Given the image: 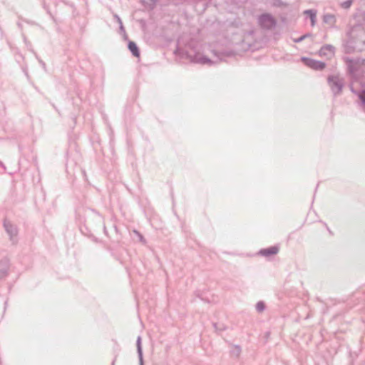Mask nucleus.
I'll return each instance as SVG.
<instances>
[{
    "label": "nucleus",
    "instance_id": "obj_1",
    "mask_svg": "<svg viewBox=\"0 0 365 365\" xmlns=\"http://www.w3.org/2000/svg\"><path fill=\"white\" fill-rule=\"evenodd\" d=\"M258 24L264 29H272L277 24L275 18L270 14H263L258 17Z\"/></svg>",
    "mask_w": 365,
    "mask_h": 365
},
{
    "label": "nucleus",
    "instance_id": "obj_2",
    "mask_svg": "<svg viewBox=\"0 0 365 365\" xmlns=\"http://www.w3.org/2000/svg\"><path fill=\"white\" fill-rule=\"evenodd\" d=\"M4 227L7 234L9 235L10 240L12 241L13 244H16L17 242L16 240L18 235L16 227L6 220L4 221Z\"/></svg>",
    "mask_w": 365,
    "mask_h": 365
},
{
    "label": "nucleus",
    "instance_id": "obj_3",
    "mask_svg": "<svg viewBox=\"0 0 365 365\" xmlns=\"http://www.w3.org/2000/svg\"><path fill=\"white\" fill-rule=\"evenodd\" d=\"M302 61L309 67L315 70H322L325 68V63L312 58H302Z\"/></svg>",
    "mask_w": 365,
    "mask_h": 365
},
{
    "label": "nucleus",
    "instance_id": "obj_4",
    "mask_svg": "<svg viewBox=\"0 0 365 365\" xmlns=\"http://www.w3.org/2000/svg\"><path fill=\"white\" fill-rule=\"evenodd\" d=\"M334 47L331 45H325L321 48L319 55L328 59L331 58L334 56Z\"/></svg>",
    "mask_w": 365,
    "mask_h": 365
},
{
    "label": "nucleus",
    "instance_id": "obj_5",
    "mask_svg": "<svg viewBox=\"0 0 365 365\" xmlns=\"http://www.w3.org/2000/svg\"><path fill=\"white\" fill-rule=\"evenodd\" d=\"M329 83L334 93H339L342 87L341 81L337 76L329 78Z\"/></svg>",
    "mask_w": 365,
    "mask_h": 365
},
{
    "label": "nucleus",
    "instance_id": "obj_6",
    "mask_svg": "<svg viewBox=\"0 0 365 365\" xmlns=\"http://www.w3.org/2000/svg\"><path fill=\"white\" fill-rule=\"evenodd\" d=\"M10 267V262L8 259H3L0 260V280L5 278L8 273Z\"/></svg>",
    "mask_w": 365,
    "mask_h": 365
},
{
    "label": "nucleus",
    "instance_id": "obj_7",
    "mask_svg": "<svg viewBox=\"0 0 365 365\" xmlns=\"http://www.w3.org/2000/svg\"><path fill=\"white\" fill-rule=\"evenodd\" d=\"M192 61L194 63H200V64H202V65H204V64L210 65V64L217 63V61H212L210 58H208L207 57H206L202 54H200V53L196 54L192 58Z\"/></svg>",
    "mask_w": 365,
    "mask_h": 365
},
{
    "label": "nucleus",
    "instance_id": "obj_8",
    "mask_svg": "<svg viewBox=\"0 0 365 365\" xmlns=\"http://www.w3.org/2000/svg\"><path fill=\"white\" fill-rule=\"evenodd\" d=\"M242 353V348L240 345H232L230 350V354L232 357L236 359L240 358Z\"/></svg>",
    "mask_w": 365,
    "mask_h": 365
},
{
    "label": "nucleus",
    "instance_id": "obj_9",
    "mask_svg": "<svg viewBox=\"0 0 365 365\" xmlns=\"http://www.w3.org/2000/svg\"><path fill=\"white\" fill-rule=\"evenodd\" d=\"M304 14L308 15L311 20L312 26H314L317 20V11L309 9L304 11Z\"/></svg>",
    "mask_w": 365,
    "mask_h": 365
},
{
    "label": "nucleus",
    "instance_id": "obj_10",
    "mask_svg": "<svg viewBox=\"0 0 365 365\" xmlns=\"http://www.w3.org/2000/svg\"><path fill=\"white\" fill-rule=\"evenodd\" d=\"M136 345H137V350H138V357H139L140 365H143V351H142V347H141V337L140 336L138 337Z\"/></svg>",
    "mask_w": 365,
    "mask_h": 365
},
{
    "label": "nucleus",
    "instance_id": "obj_11",
    "mask_svg": "<svg viewBox=\"0 0 365 365\" xmlns=\"http://www.w3.org/2000/svg\"><path fill=\"white\" fill-rule=\"evenodd\" d=\"M323 21L328 24L329 26L332 27L335 24L336 19L334 15L326 14L323 17Z\"/></svg>",
    "mask_w": 365,
    "mask_h": 365
},
{
    "label": "nucleus",
    "instance_id": "obj_12",
    "mask_svg": "<svg viewBox=\"0 0 365 365\" xmlns=\"http://www.w3.org/2000/svg\"><path fill=\"white\" fill-rule=\"evenodd\" d=\"M128 48L131 51V53H133V55L134 56H135V57L140 56V52H139L138 48L137 45L135 44V43H134L133 41H130L128 43Z\"/></svg>",
    "mask_w": 365,
    "mask_h": 365
},
{
    "label": "nucleus",
    "instance_id": "obj_13",
    "mask_svg": "<svg viewBox=\"0 0 365 365\" xmlns=\"http://www.w3.org/2000/svg\"><path fill=\"white\" fill-rule=\"evenodd\" d=\"M278 248L275 247H272L268 249H265L260 251V253L263 255H274L277 253Z\"/></svg>",
    "mask_w": 365,
    "mask_h": 365
},
{
    "label": "nucleus",
    "instance_id": "obj_14",
    "mask_svg": "<svg viewBox=\"0 0 365 365\" xmlns=\"http://www.w3.org/2000/svg\"><path fill=\"white\" fill-rule=\"evenodd\" d=\"M265 305L263 302H258L256 304V309L259 312H262L264 310Z\"/></svg>",
    "mask_w": 365,
    "mask_h": 365
},
{
    "label": "nucleus",
    "instance_id": "obj_15",
    "mask_svg": "<svg viewBox=\"0 0 365 365\" xmlns=\"http://www.w3.org/2000/svg\"><path fill=\"white\" fill-rule=\"evenodd\" d=\"M142 2L146 4L148 6L153 8L155 5V0H141Z\"/></svg>",
    "mask_w": 365,
    "mask_h": 365
},
{
    "label": "nucleus",
    "instance_id": "obj_16",
    "mask_svg": "<svg viewBox=\"0 0 365 365\" xmlns=\"http://www.w3.org/2000/svg\"><path fill=\"white\" fill-rule=\"evenodd\" d=\"M133 232L138 236V237H139V240L141 242L145 243V240L144 239L143 235L139 232H138L137 230H134Z\"/></svg>",
    "mask_w": 365,
    "mask_h": 365
},
{
    "label": "nucleus",
    "instance_id": "obj_17",
    "mask_svg": "<svg viewBox=\"0 0 365 365\" xmlns=\"http://www.w3.org/2000/svg\"><path fill=\"white\" fill-rule=\"evenodd\" d=\"M351 4V0H348L341 4V6L344 9H348Z\"/></svg>",
    "mask_w": 365,
    "mask_h": 365
},
{
    "label": "nucleus",
    "instance_id": "obj_18",
    "mask_svg": "<svg viewBox=\"0 0 365 365\" xmlns=\"http://www.w3.org/2000/svg\"><path fill=\"white\" fill-rule=\"evenodd\" d=\"M359 97L362 103L365 104V91L360 94Z\"/></svg>",
    "mask_w": 365,
    "mask_h": 365
},
{
    "label": "nucleus",
    "instance_id": "obj_19",
    "mask_svg": "<svg viewBox=\"0 0 365 365\" xmlns=\"http://www.w3.org/2000/svg\"><path fill=\"white\" fill-rule=\"evenodd\" d=\"M311 36L310 34L304 35V36H301L300 38H299L298 39L295 40L294 41H295V42H300V41H302L303 39H304L305 38H307V36Z\"/></svg>",
    "mask_w": 365,
    "mask_h": 365
},
{
    "label": "nucleus",
    "instance_id": "obj_20",
    "mask_svg": "<svg viewBox=\"0 0 365 365\" xmlns=\"http://www.w3.org/2000/svg\"><path fill=\"white\" fill-rule=\"evenodd\" d=\"M275 5L287 6V4L282 2L281 0H277L275 3Z\"/></svg>",
    "mask_w": 365,
    "mask_h": 365
},
{
    "label": "nucleus",
    "instance_id": "obj_21",
    "mask_svg": "<svg viewBox=\"0 0 365 365\" xmlns=\"http://www.w3.org/2000/svg\"><path fill=\"white\" fill-rule=\"evenodd\" d=\"M114 17L116 19V21H118V23L119 24H121L122 21H121L120 18L116 14L114 15Z\"/></svg>",
    "mask_w": 365,
    "mask_h": 365
},
{
    "label": "nucleus",
    "instance_id": "obj_22",
    "mask_svg": "<svg viewBox=\"0 0 365 365\" xmlns=\"http://www.w3.org/2000/svg\"><path fill=\"white\" fill-rule=\"evenodd\" d=\"M120 29L121 31L125 32V29H124L122 22H121V24H120Z\"/></svg>",
    "mask_w": 365,
    "mask_h": 365
}]
</instances>
